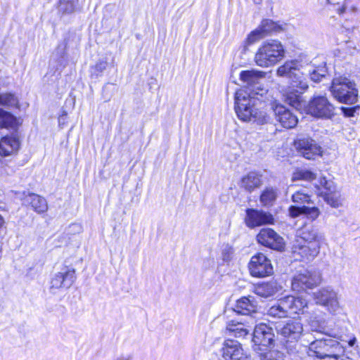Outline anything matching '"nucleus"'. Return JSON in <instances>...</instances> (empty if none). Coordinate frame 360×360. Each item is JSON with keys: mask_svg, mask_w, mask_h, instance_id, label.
Returning <instances> with one entry per match:
<instances>
[{"mask_svg": "<svg viewBox=\"0 0 360 360\" xmlns=\"http://www.w3.org/2000/svg\"><path fill=\"white\" fill-rule=\"evenodd\" d=\"M262 91H264L262 90ZM259 93H247L243 90L236 91L235 95V111L238 118L244 122L254 120L258 124H263L269 120V117L266 112L259 111L255 108L256 101L260 98L257 96ZM263 92L260 94L262 97Z\"/></svg>", "mask_w": 360, "mask_h": 360, "instance_id": "f257e3e1", "label": "nucleus"}, {"mask_svg": "<svg viewBox=\"0 0 360 360\" xmlns=\"http://www.w3.org/2000/svg\"><path fill=\"white\" fill-rule=\"evenodd\" d=\"M307 301L300 297L286 296L278 300L267 310V314L275 319L290 317L304 311Z\"/></svg>", "mask_w": 360, "mask_h": 360, "instance_id": "f03ea898", "label": "nucleus"}, {"mask_svg": "<svg viewBox=\"0 0 360 360\" xmlns=\"http://www.w3.org/2000/svg\"><path fill=\"white\" fill-rule=\"evenodd\" d=\"M285 56L282 44L277 40L264 42L258 49L255 61L260 67H270L281 61Z\"/></svg>", "mask_w": 360, "mask_h": 360, "instance_id": "7ed1b4c3", "label": "nucleus"}, {"mask_svg": "<svg viewBox=\"0 0 360 360\" xmlns=\"http://www.w3.org/2000/svg\"><path fill=\"white\" fill-rule=\"evenodd\" d=\"M303 332V326L300 321L292 320L278 330V333L285 340V347L289 355L293 356L292 360H299L300 356L297 347V341Z\"/></svg>", "mask_w": 360, "mask_h": 360, "instance_id": "20e7f679", "label": "nucleus"}, {"mask_svg": "<svg viewBox=\"0 0 360 360\" xmlns=\"http://www.w3.org/2000/svg\"><path fill=\"white\" fill-rule=\"evenodd\" d=\"M330 91L340 102L353 104L357 101L358 90L356 84L346 77L336 76L333 78Z\"/></svg>", "mask_w": 360, "mask_h": 360, "instance_id": "39448f33", "label": "nucleus"}, {"mask_svg": "<svg viewBox=\"0 0 360 360\" xmlns=\"http://www.w3.org/2000/svg\"><path fill=\"white\" fill-rule=\"evenodd\" d=\"M302 68L303 65L298 60H288L278 68L277 75L288 77L292 86L297 88V91L302 94L309 88L308 81L302 74Z\"/></svg>", "mask_w": 360, "mask_h": 360, "instance_id": "423d86ee", "label": "nucleus"}, {"mask_svg": "<svg viewBox=\"0 0 360 360\" xmlns=\"http://www.w3.org/2000/svg\"><path fill=\"white\" fill-rule=\"evenodd\" d=\"M305 112L316 118L331 119L335 115V107L325 96H314L304 107Z\"/></svg>", "mask_w": 360, "mask_h": 360, "instance_id": "0eeeda50", "label": "nucleus"}, {"mask_svg": "<svg viewBox=\"0 0 360 360\" xmlns=\"http://www.w3.org/2000/svg\"><path fill=\"white\" fill-rule=\"evenodd\" d=\"M320 273L314 269H306L295 275L292 280V289L300 292L311 289L321 283Z\"/></svg>", "mask_w": 360, "mask_h": 360, "instance_id": "6e6552de", "label": "nucleus"}, {"mask_svg": "<svg viewBox=\"0 0 360 360\" xmlns=\"http://www.w3.org/2000/svg\"><path fill=\"white\" fill-rule=\"evenodd\" d=\"M250 275L255 278H264L273 274L271 260L263 253L253 255L248 264Z\"/></svg>", "mask_w": 360, "mask_h": 360, "instance_id": "1a4fd4ad", "label": "nucleus"}, {"mask_svg": "<svg viewBox=\"0 0 360 360\" xmlns=\"http://www.w3.org/2000/svg\"><path fill=\"white\" fill-rule=\"evenodd\" d=\"M220 355L224 360H250V356L244 352L241 344L234 340L224 342Z\"/></svg>", "mask_w": 360, "mask_h": 360, "instance_id": "9d476101", "label": "nucleus"}, {"mask_svg": "<svg viewBox=\"0 0 360 360\" xmlns=\"http://www.w3.org/2000/svg\"><path fill=\"white\" fill-rule=\"evenodd\" d=\"M75 279V269L64 267L52 277L50 282V290L52 293H56L59 289H68L72 285Z\"/></svg>", "mask_w": 360, "mask_h": 360, "instance_id": "9b49d317", "label": "nucleus"}, {"mask_svg": "<svg viewBox=\"0 0 360 360\" xmlns=\"http://www.w3.org/2000/svg\"><path fill=\"white\" fill-rule=\"evenodd\" d=\"M297 152L308 160H313L322 155V148L310 137H302L295 141Z\"/></svg>", "mask_w": 360, "mask_h": 360, "instance_id": "f8f14e48", "label": "nucleus"}, {"mask_svg": "<svg viewBox=\"0 0 360 360\" xmlns=\"http://www.w3.org/2000/svg\"><path fill=\"white\" fill-rule=\"evenodd\" d=\"M259 243L271 249L282 251L285 248L283 238L271 229H262L257 236Z\"/></svg>", "mask_w": 360, "mask_h": 360, "instance_id": "ddd939ff", "label": "nucleus"}, {"mask_svg": "<svg viewBox=\"0 0 360 360\" xmlns=\"http://www.w3.org/2000/svg\"><path fill=\"white\" fill-rule=\"evenodd\" d=\"M314 300L319 304L323 305L333 312L339 308L337 292L330 287L322 288L314 294Z\"/></svg>", "mask_w": 360, "mask_h": 360, "instance_id": "4468645a", "label": "nucleus"}, {"mask_svg": "<svg viewBox=\"0 0 360 360\" xmlns=\"http://www.w3.org/2000/svg\"><path fill=\"white\" fill-rule=\"evenodd\" d=\"M292 249L294 257H300L302 260L311 261L319 254L321 245L296 240Z\"/></svg>", "mask_w": 360, "mask_h": 360, "instance_id": "2eb2a0df", "label": "nucleus"}, {"mask_svg": "<svg viewBox=\"0 0 360 360\" xmlns=\"http://www.w3.org/2000/svg\"><path fill=\"white\" fill-rule=\"evenodd\" d=\"M280 30H281V27L271 20H264L256 30L249 34L247 41L250 44H253L268 34L273 32H278Z\"/></svg>", "mask_w": 360, "mask_h": 360, "instance_id": "dca6fc26", "label": "nucleus"}, {"mask_svg": "<svg viewBox=\"0 0 360 360\" xmlns=\"http://www.w3.org/2000/svg\"><path fill=\"white\" fill-rule=\"evenodd\" d=\"M271 106L276 120L279 122L283 127L291 129L297 125L298 122L297 117L293 115L292 112L285 108V107L276 102L272 103Z\"/></svg>", "mask_w": 360, "mask_h": 360, "instance_id": "f3484780", "label": "nucleus"}, {"mask_svg": "<svg viewBox=\"0 0 360 360\" xmlns=\"http://www.w3.org/2000/svg\"><path fill=\"white\" fill-rule=\"evenodd\" d=\"M245 222L247 226L253 229L267 224H273L274 217L270 213L262 210L248 208L246 210Z\"/></svg>", "mask_w": 360, "mask_h": 360, "instance_id": "a211bd4d", "label": "nucleus"}, {"mask_svg": "<svg viewBox=\"0 0 360 360\" xmlns=\"http://www.w3.org/2000/svg\"><path fill=\"white\" fill-rule=\"evenodd\" d=\"M274 334L271 328L265 323H260L255 326L252 341L257 345L255 349L258 347H267L274 342Z\"/></svg>", "mask_w": 360, "mask_h": 360, "instance_id": "6ab92c4d", "label": "nucleus"}, {"mask_svg": "<svg viewBox=\"0 0 360 360\" xmlns=\"http://www.w3.org/2000/svg\"><path fill=\"white\" fill-rule=\"evenodd\" d=\"M298 238L304 243H316L321 245L323 235L313 226H305L298 231Z\"/></svg>", "mask_w": 360, "mask_h": 360, "instance_id": "aec40b11", "label": "nucleus"}, {"mask_svg": "<svg viewBox=\"0 0 360 360\" xmlns=\"http://www.w3.org/2000/svg\"><path fill=\"white\" fill-rule=\"evenodd\" d=\"M24 203L29 205L37 213H44L48 210L46 200L41 195L34 193H28L27 195L23 193Z\"/></svg>", "mask_w": 360, "mask_h": 360, "instance_id": "412c9836", "label": "nucleus"}, {"mask_svg": "<svg viewBox=\"0 0 360 360\" xmlns=\"http://www.w3.org/2000/svg\"><path fill=\"white\" fill-rule=\"evenodd\" d=\"M289 215L295 218L300 215H305L308 219L311 220H315L320 215V210L316 207H309V206H294L291 205L289 209Z\"/></svg>", "mask_w": 360, "mask_h": 360, "instance_id": "4be33fe9", "label": "nucleus"}, {"mask_svg": "<svg viewBox=\"0 0 360 360\" xmlns=\"http://www.w3.org/2000/svg\"><path fill=\"white\" fill-rule=\"evenodd\" d=\"M262 176L257 172H250L244 176L240 181V187L251 193L262 185Z\"/></svg>", "mask_w": 360, "mask_h": 360, "instance_id": "5701e85b", "label": "nucleus"}, {"mask_svg": "<svg viewBox=\"0 0 360 360\" xmlns=\"http://www.w3.org/2000/svg\"><path fill=\"white\" fill-rule=\"evenodd\" d=\"M20 147V141L15 136H4L0 141V155L8 156L15 153Z\"/></svg>", "mask_w": 360, "mask_h": 360, "instance_id": "b1692460", "label": "nucleus"}, {"mask_svg": "<svg viewBox=\"0 0 360 360\" xmlns=\"http://www.w3.org/2000/svg\"><path fill=\"white\" fill-rule=\"evenodd\" d=\"M234 311L242 315H248L257 310V304L251 297H243L237 300Z\"/></svg>", "mask_w": 360, "mask_h": 360, "instance_id": "393cba45", "label": "nucleus"}, {"mask_svg": "<svg viewBox=\"0 0 360 360\" xmlns=\"http://www.w3.org/2000/svg\"><path fill=\"white\" fill-rule=\"evenodd\" d=\"M278 197V189L274 186H266L261 192L259 202L265 207H272Z\"/></svg>", "mask_w": 360, "mask_h": 360, "instance_id": "a878e982", "label": "nucleus"}, {"mask_svg": "<svg viewBox=\"0 0 360 360\" xmlns=\"http://www.w3.org/2000/svg\"><path fill=\"white\" fill-rule=\"evenodd\" d=\"M328 339L316 340L310 343L307 349L309 356L323 359V355L328 346Z\"/></svg>", "mask_w": 360, "mask_h": 360, "instance_id": "bb28decb", "label": "nucleus"}, {"mask_svg": "<svg viewBox=\"0 0 360 360\" xmlns=\"http://www.w3.org/2000/svg\"><path fill=\"white\" fill-rule=\"evenodd\" d=\"M280 287L274 281L263 283L255 287V292L259 297L268 298L274 295Z\"/></svg>", "mask_w": 360, "mask_h": 360, "instance_id": "cd10ccee", "label": "nucleus"}, {"mask_svg": "<svg viewBox=\"0 0 360 360\" xmlns=\"http://www.w3.org/2000/svg\"><path fill=\"white\" fill-rule=\"evenodd\" d=\"M257 360H285L284 354L276 349H268L266 347L255 349Z\"/></svg>", "mask_w": 360, "mask_h": 360, "instance_id": "c85d7f7f", "label": "nucleus"}, {"mask_svg": "<svg viewBox=\"0 0 360 360\" xmlns=\"http://www.w3.org/2000/svg\"><path fill=\"white\" fill-rule=\"evenodd\" d=\"M302 74L307 79L309 77L311 80L314 82H319L326 75V70L324 68H315L311 65L303 66Z\"/></svg>", "mask_w": 360, "mask_h": 360, "instance_id": "c756f323", "label": "nucleus"}, {"mask_svg": "<svg viewBox=\"0 0 360 360\" xmlns=\"http://www.w3.org/2000/svg\"><path fill=\"white\" fill-rule=\"evenodd\" d=\"M344 349L340 342L333 339H328V346L323 355V359H338L344 353Z\"/></svg>", "mask_w": 360, "mask_h": 360, "instance_id": "7c9ffc66", "label": "nucleus"}, {"mask_svg": "<svg viewBox=\"0 0 360 360\" xmlns=\"http://www.w3.org/2000/svg\"><path fill=\"white\" fill-rule=\"evenodd\" d=\"M17 126L16 117L11 112L0 108V128L15 129Z\"/></svg>", "mask_w": 360, "mask_h": 360, "instance_id": "2f4dec72", "label": "nucleus"}, {"mask_svg": "<svg viewBox=\"0 0 360 360\" xmlns=\"http://www.w3.org/2000/svg\"><path fill=\"white\" fill-rule=\"evenodd\" d=\"M264 73L257 70H245L240 73V79L248 85H253L257 83L258 79L263 78Z\"/></svg>", "mask_w": 360, "mask_h": 360, "instance_id": "473e14b6", "label": "nucleus"}, {"mask_svg": "<svg viewBox=\"0 0 360 360\" xmlns=\"http://www.w3.org/2000/svg\"><path fill=\"white\" fill-rule=\"evenodd\" d=\"M0 105L6 108H18L19 101L17 96L12 93H0Z\"/></svg>", "mask_w": 360, "mask_h": 360, "instance_id": "72a5a7b5", "label": "nucleus"}, {"mask_svg": "<svg viewBox=\"0 0 360 360\" xmlns=\"http://www.w3.org/2000/svg\"><path fill=\"white\" fill-rule=\"evenodd\" d=\"M325 187L329 191L325 195V200L332 207H338L341 205L340 193L331 191L330 186L326 181H325Z\"/></svg>", "mask_w": 360, "mask_h": 360, "instance_id": "f704fd0d", "label": "nucleus"}, {"mask_svg": "<svg viewBox=\"0 0 360 360\" xmlns=\"http://www.w3.org/2000/svg\"><path fill=\"white\" fill-rule=\"evenodd\" d=\"M226 329L231 333H233L236 338L244 337L248 333V330L244 328L243 323L238 322L235 323L233 321L228 323Z\"/></svg>", "mask_w": 360, "mask_h": 360, "instance_id": "c9c22d12", "label": "nucleus"}, {"mask_svg": "<svg viewBox=\"0 0 360 360\" xmlns=\"http://www.w3.org/2000/svg\"><path fill=\"white\" fill-rule=\"evenodd\" d=\"M292 200L296 204H309L311 196L303 191H297L292 195Z\"/></svg>", "mask_w": 360, "mask_h": 360, "instance_id": "e433bc0d", "label": "nucleus"}, {"mask_svg": "<svg viewBox=\"0 0 360 360\" xmlns=\"http://www.w3.org/2000/svg\"><path fill=\"white\" fill-rule=\"evenodd\" d=\"M75 0H60L59 11L63 13H72L75 9Z\"/></svg>", "mask_w": 360, "mask_h": 360, "instance_id": "4c0bfd02", "label": "nucleus"}, {"mask_svg": "<svg viewBox=\"0 0 360 360\" xmlns=\"http://www.w3.org/2000/svg\"><path fill=\"white\" fill-rule=\"evenodd\" d=\"M108 62L106 59H100L96 63L91 67L90 71L91 76L98 77L106 69Z\"/></svg>", "mask_w": 360, "mask_h": 360, "instance_id": "58836bf2", "label": "nucleus"}, {"mask_svg": "<svg viewBox=\"0 0 360 360\" xmlns=\"http://www.w3.org/2000/svg\"><path fill=\"white\" fill-rule=\"evenodd\" d=\"M316 178L314 173L307 169H300L294 173L293 180L311 181Z\"/></svg>", "mask_w": 360, "mask_h": 360, "instance_id": "ea45409f", "label": "nucleus"}, {"mask_svg": "<svg viewBox=\"0 0 360 360\" xmlns=\"http://www.w3.org/2000/svg\"><path fill=\"white\" fill-rule=\"evenodd\" d=\"M300 96L297 94L289 95L288 96L289 103L295 107H298L300 105Z\"/></svg>", "mask_w": 360, "mask_h": 360, "instance_id": "a19ab883", "label": "nucleus"}, {"mask_svg": "<svg viewBox=\"0 0 360 360\" xmlns=\"http://www.w3.org/2000/svg\"><path fill=\"white\" fill-rule=\"evenodd\" d=\"M342 110L344 114L347 117H352L355 112L354 108H342Z\"/></svg>", "mask_w": 360, "mask_h": 360, "instance_id": "79ce46f5", "label": "nucleus"}, {"mask_svg": "<svg viewBox=\"0 0 360 360\" xmlns=\"http://www.w3.org/2000/svg\"><path fill=\"white\" fill-rule=\"evenodd\" d=\"M232 253V250L231 247H226L223 250V256H224V260H229L230 258V254Z\"/></svg>", "mask_w": 360, "mask_h": 360, "instance_id": "37998d69", "label": "nucleus"}, {"mask_svg": "<svg viewBox=\"0 0 360 360\" xmlns=\"http://www.w3.org/2000/svg\"><path fill=\"white\" fill-rule=\"evenodd\" d=\"M132 357L130 355H126V356H120L115 359V360H131Z\"/></svg>", "mask_w": 360, "mask_h": 360, "instance_id": "c03bdc74", "label": "nucleus"}, {"mask_svg": "<svg viewBox=\"0 0 360 360\" xmlns=\"http://www.w3.org/2000/svg\"><path fill=\"white\" fill-rule=\"evenodd\" d=\"M356 341V338H353L352 339H351V340L349 341L348 344H349V345L350 347H352V346H354V344H355Z\"/></svg>", "mask_w": 360, "mask_h": 360, "instance_id": "a18cd8bd", "label": "nucleus"}, {"mask_svg": "<svg viewBox=\"0 0 360 360\" xmlns=\"http://www.w3.org/2000/svg\"><path fill=\"white\" fill-rule=\"evenodd\" d=\"M70 227L77 228L78 231H80L82 230V226L79 224H74L70 226Z\"/></svg>", "mask_w": 360, "mask_h": 360, "instance_id": "49530a36", "label": "nucleus"}, {"mask_svg": "<svg viewBox=\"0 0 360 360\" xmlns=\"http://www.w3.org/2000/svg\"><path fill=\"white\" fill-rule=\"evenodd\" d=\"M4 224V218L0 215V229L2 227V226Z\"/></svg>", "mask_w": 360, "mask_h": 360, "instance_id": "de8ad7c7", "label": "nucleus"}, {"mask_svg": "<svg viewBox=\"0 0 360 360\" xmlns=\"http://www.w3.org/2000/svg\"><path fill=\"white\" fill-rule=\"evenodd\" d=\"M328 1L330 3V4H338L339 2L338 1H335V0H328Z\"/></svg>", "mask_w": 360, "mask_h": 360, "instance_id": "09e8293b", "label": "nucleus"}, {"mask_svg": "<svg viewBox=\"0 0 360 360\" xmlns=\"http://www.w3.org/2000/svg\"><path fill=\"white\" fill-rule=\"evenodd\" d=\"M345 8L344 6H342L341 8L338 9V12L340 13H342L345 12Z\"/></svg>", "mask_w": 360, "mask_h": 360, "instance_id": "8fccbe9b", "label": "nucleus"}]
</instances>
